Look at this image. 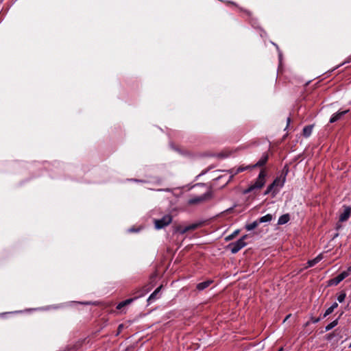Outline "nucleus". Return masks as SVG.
Here are the masks:
<instances>
[{"mask_svg": "<svg viewBox=\"0 0 351 351\" xmlns=\"http://www.w3.org/2000/svg\"><path fill=\"white\" fill-rule=\"evenodd\" d=\"M142 295H143V293H141L139 295L136 296V297H135V298H138V297H141V296H142Z\"/></svg>", "mask_w": 351, "mask_h": 351, "instance_id": "nucleus-31", "label": "nucleus"}, {"mask_svg": "<svg viewBox=\"0 0 351 351\" xmlns=\"http://www.w3.org/2000/svg\"><path fill=\"white\" fill-rule=\"evenodd\" d=\"M290 219V216L289 214H285L280 217L278 221V225H283L287 223Z\"/></svg>", "mask_w": 351, "mask_h": 351, "instance_id": "nucleus-10", "label": "nucleus"}, {"mask_svg": "<svg viewBox=\"0 0 351 351\" xmlns=\"http://www.w3.org/2000/svg\"><path fill=\"white\" fill-rule=\"evenodd\" d=\"M284 182H281L280 178H276L274 180V182L271 184H274V186H282L283 185Z\"/></svg>", "mask_w": 351, "mask_h": 351, "instance_id": "nucleus-20", "label": "nucleus"}, {"mask_svg": "<svg viewBox=\"0 0 351 351\" xmlns=\"http://www.w3.org/2000/svg\"><path fill=\"white\" fill-rule=\"evenodd\" d=\"M162 288V286H160L159 287H158L151 295L148 298V301L150 302L152 300H155L156 298H157V295L158 294V293L160 292V289Z\"/></svg>", "mask_w": 351, "mask_h": 351, "instance_id": "nucleus-15", "label": "nucleus"}, {"mask_svg": "<svg viewBox=\"0 0 351 351\" xmlns=\"http://www.w3.org/2000/svg\"><path fill=\"white\" fill-rule=\"evenodd\" d=\"M338 324V319L334 320L326 326V331H328L335 327Z\"/></svg>", "mask_w": 351, "mask_h": 351, "instance_id": "nucleus-17", "label": "nucleus"}, {"mask_svg": "<svg viewBox=\"0 0 351 351\" xmlns=\"http://www.w3.org/2000/svg\"><path fill=\"white\" fill-rule=\"evenodd\" d=\"M282 349L281 348L279 351H282Z\"/></svg>", "mask_w": 351, "mask_h": 351, "instance_id": "nucleus-33", "label": "nucleus"}, {"mask_svg": "<svg viewBox=\"0 0 351 351\" xmlns=\"http://www.w3.org/2000/svg\"><path fill=\"white\" fill-rule=\"evenodd\" d=\"M247 238V235L245 234L238 241L231 243L228 245V247L230 249V251L232 254L237 253L240 250L244 247L246 245V243L245 240Z\"/></svg>", "mask_w": 351, "mask_h": 351, "instance_id": "nucleus-2", "label": "nucleus"}, {"mask_svg": "<svg viewBox=\"0 0 351 351\" xmlns=\"http://www.w3.org/2000/svg\"><path fill=\"white\" fill-rule=\"evenodd\" d=\"M126 306V304H125L124 303V302L123 301V302H120V303L117 305V309H121V308H123V306Z\"/></svg>", "mask_w": 351, "mask_h": 351, "instance_id": "nucleus-24", "label": "nucleus"}, {"mask_svg": "<svg viewBox=\"0 0 351 351\" xmlns=\"http://www.w3.org/2000/svg\"><path fill=\"white\" fill-rule=\"evenodd\" d=\"M350 271L351 267H349L347 271H344L339 274L337 277L330 279L327 282V285L329 287L337 285L340 282H341L343 279L349 276Z\"/></svg>", "mask_w": 351, "mask_h": 351, "instance_id": "nucleus-4", "label": "nucleus"}, {"mask_svg": "<svg viewBox=\"0 0 351 351\" xmlns=\"http://www.w3.org/2000/svg\"><path fill=\"white\" fill-rule=\"evenodd\" d=\"M290 317V315H287L286 318L285 319L284 322H285L289 317Z\"/></svg>", "mask_w": 351, "mask_h": 351, "instance_id": "nucleus-32", "label": "nucleus"}, {"mask_svg": "<svg viewBox=\"0 0 351 351\" xmlns=\"http://www.w3.org/2000/svg\"><path fill=\"white\" fill-rule=\"evenodd\" d=\"M172 221V217L170 215H166L163 216L160 219L154 220V226L157 230L162 229L169 224H170Z\"/></svg>", "mask_w": 351, "mask_h": 351, "instance_id": "nucleus-3", "label": "nucleus"}, {"mask_svg": "<svg viewBox=\"0 0 351 351\" xmlns=\"http://www.w3.org/2000/svg\"><path fill=\"white\" fill-rule=\"evenodd\" d=\"M323 258L322 254H319L317 257L315 258L310 260L308 261L307 265L308 267H313L317 263H319L322 259Z\"/></svg>", "mask_w": 351, "mask_h": 351, "instance_id": "nucleus-9", "label": "nucleus"}, {"mask_svg": "<svg viewBox=\"0 0 351 351\" xmlns=\"http://www.w3.org/2000/svg\"><path fill=\"white\" fill-rule=\"evenodd\" d=\"M333 309L331 307H329L328 309H326V311H325L323 317H326V316L329 315L330 314H331L332 312H333Z\"/></svg>", "mask_w": 351, "mask_h": 351, "instance_id": "nucleus-23", "label": "nucleus"}, {"mask_svg": "<svg viewBox=\"0 0 351 351\" xmlns=\"http://www.w3.org/2000/svg\"><path fill=\"white\" fill-rule=\"evenodd\" d=\"M320 320L319 318H312V322L313 323H317Z\"/></svg>", "mask_w": 351, "mask_h": 351, "instance_id": "nucleus-27", "label": "nucleus"}, {"mask_svg": "<svg viewBox=\"0 0 351 351\" xmlns=\"http://www.w3.org/2000/svg\"><path fill=\"white\" fill-rule=\"evenodd\" d=\"M123 328V324H120L118 327V329H119V332L121 331V328Z\"/></svg>", "mask_w": 351, "mask_h": 351, "instance_id": "nucleus-29", "label": "nucleus"}, {"mask_svg": "<svg viewBox=\"0 0 351 351\" xmlns=\"http://www.w3.org/2000/svg\"><path fill=\"white\" fill-rule=\"evenodd\" d=\"M258 224H259V221H258V220H256L250 224H247L245 226V228L247 230L250 231V230L255 229L258 226Z\"/></svg>", "mask_w": 351, "mask_h": 351, "instance_id": "nucleus-14", "label": "nucleus"}, {"mask_svg": "<svg viewBox=\"0 0 351 351\" xmlns=\"http://www.w3.org/2000/svg\"><path fill=\"white\" fill-rule=\"evenodd\" d=\"M239 230H235L232 234L229 235L226 238V240H230V239H233L234 237H235L239 234Z\"/></svg>", "mask_w": 351, "mask_h": 351, "instance_id": "nucleus-22", "label": "nucleus"}, {"mask_svg": "<svg viewBox=\"0 0 351 351\" xmlns=\"http://www.w3.org/2000/svg\"><path fill=\"white\" fill-rule=\"evenodd\" d=\"M273 215L271 214H267L263 217H260L258 220L259 221V223H265V222H269L272 220Z\"/></svg>", "mask_w": 351, "mask_h": 351, "instance_id": "nucleus-12", "label": "nucleus"}, {"mask_svg": "<svg viewBox=\"0 0 351 351\" xmlns=\"http://www.w3.org/2000/svg\"><path fill=\"white\" fill-rule=\"evenodd\" d=\"M346 297L345 292H341L337 297V300L339 302H343Z\"/></svg>", "mask_w": 351, "mask_h": 351, "instance_id": "nucleus-18", "label": "nucleus"}, {"mask_svg": "<svg viewBox=\"0 0 351 351\" xmlns=\"http://www.w3.org/2000/svg\"><path fill=\"white\" fill-rule=\"evenodd\" d=\"M267 160H268L267 154H264V155H263L261 158L255 165H254L252 166V167L254 168V167H262L267 162Z\"/></svg>", "mask_w": 351, "mask_h": 351, "instance_id": "nucleus-8", "label": "nucleus"}, {"mask_svg": "<svg viewBox=\"0 0 351 351\" xmlns=\"http://www.w3.org/2000/svg\"><path fill=\"white\" fill-rule=\"evenodd\" d=\"M348 112V110H344L333 114L330 119V123H335V121H338L343 115L346 114Z\"/></svg>", "mask_w": 351, "mask_h": 351, "instance_id": "nucleus-7", "label": "nucleus"}, {"mask_svg": "<svg viewBox=\"0 0 351 351\" xmlns=\"http://www.w3.org/2000/svg\"><path fill=\"white\" fill-rule=\"evenodd\" d=\"M133 300H134V299H133V298H130V299L125 300H124L123 302H124V303H125L126 305H128V304H130V303H132Z\"/></svg>", "mask_w": 351, "mask_h": 351, "instance_id": "nucleus-25", "label": "nucleus"}, {"mask_svg": "<svg viewBox=\"0 0 351 351\" xmlns=\"http://www.w3.org/2000/svg\"><path fill=\"white\" fill-rule=\"evenodd\" d=\"M338 306V304L337 302H335L332 304V305L330 306L332 308L333 310H335Z\"/></svg>", "mask_w": 351, "mask_h": 351, "instance_id": "nucleus-26", "label": "nucleus"}, {"mask_svg": "<svg viewBox=\"0 0 351 351\" xmlns=\"http://www.w3.org/2000/svg\"><path fill=\"white\" fill-rule=\"evenodd\" d=\"M270 192L267 189L265 193H264V195H266L267 194H269Z\"/></svg>", "mask_w": 351, "mask_h": 351, "instance_id": "nucleus-30", "label": "nucleus"}, {"mask_svg": "<svg viewBox=\"0 0 351 351\" xmlns=\"http://www.w3.org/2000/svg\"><path fill=\"white\" fill-rule=\"evenodd\" d=\"M265 171L264 170H261L255 182L244 190L243 193L247 194L255 190H260L262 189L265 184Z\"/></svg>", "mask_w": 351, "mask_h": 351, "instance_id": "nucleus-1", "label": "nucleus"}, {"mask_svg": "<svg viewBox=\"0 0 351 351\" xmlns=\"http://www.w3.org/2000/svg\"><path fill=\"white\" fill-rule=\"evenodd\" d=\"M275 186H274V184H269L268 186H267V190L271 193V192H273L274 193V195H275L276 193V190L274 189Z\"/></svg>", "mask_w": 351, "mask_h": 351, "instance_id": "nucleus-21", "label": "nucleus"}, {"mask_svg": "<svg viewBox=\"0 0 351 351\" xmlns=\"http://www.w3.org/2000/svg\"><path fill=\"white\" fill-rule=\"evenodd\" d=\"M252 167L251 166H247L245 167H239L234 172V174H237L239 173H241L242 171H243L245 169H250Z\"/></svg>", "mask_w": 351, "mask_h": 351, "instance_id": "nucleus-19", "label": "nucleus"}, {"mask_svg": "<svg viewBox=\"0 0 351 351\" xmlns=\"http://www.w3.org/2000/svg\"><path fill=\"white\" fill-rule=\"evenodd\" d=\"M351 215V208L347 206L345 207L344 211L339 216V221L343 222L347 221Z\"/></svg>", "mask_w": 351, "mask_h": 351, "instance_id": "nucleus-6", "label": "nucleus"}, {"mask_svg": "<svg viewBox=\"0 0 351 351\" xmlns=\"http://www.w3.org/2000/svg\"><path fill=\"white\" fill-rule=\"evenodd\" d=\"M202 223L199 222V223H194L190 224L185 227H182V226H180L176 228V231L180 232V234H183L189 231H193V230H196L197 228L200 227L202 226Z\"/></svg>", "mask_w": 351, "mask_h": 351, "instance_id": "nucleus-5", "label": "nucleus"}, {"mask_svg": "<svg viewBox=\"0 0 351 351\" xmlns=\"http://www.w3.org/2000/svg\"><path fill=\"white\" fill-rule=\"evenodd\" d=\"M211 283V280H207L197 284L196 287L199 291H202L207 288Z\"/></svg>", "mask_w": 351, "mask_h": 351, "instance_id": "nucleus-11", "label": "nucleus"}, {"mask_svg": "<svg viewBox=\"0 0 351 351\" xmlns=\"http://www.w3.org/2000/svg\"><path fill=\"white\" fill-rule=\"evenodd\" d=\"M313 130V126L312 125H307L303 129V135L306 137L309 136L311 134Z\"/></svg>", "mask_w": 351, "mask_h": 351, "instance_id": "nucleus-13", "label": "nucleus"}, {"mask_svg": "<svg viewBox=\"0 0 351 351\" xmlns=\"http://www.w3.org/2000/svg\"><path fill=\"white\" fill-rule=\"evenodd\" d=\"M287 127L289 125V124L290 123V121H291V119L289 117L287 118Z\"/></svg>", "mask_w": 351, "mask_h": 351, "instance_id": "nucleus-28", "label": "nucleus"}, {"mask_svg": "<svg viewBox=\"0 0 351 351\" xmlns=\"http://www.w3.org/2000/svg\"><path fill=\"white\" fill-rule=\"evenodd\" d=\"M205 198H206L205 195H203V196H201V197H197V198H193L189 201V203L190 204H197V203L204 201L205 199Z\"/></svg>", "mask_w": 351, "mask_h": 351, "instance_id": "nucleus-16", "label": "nucleus"}]
</instances>
